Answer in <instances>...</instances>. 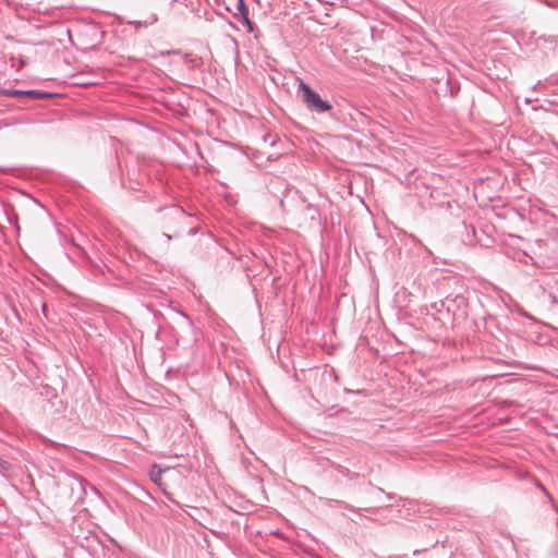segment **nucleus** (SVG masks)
Listing matches in <instances>:
<instances>
[{
  "instance_id": "f257e3e1",
  "label": "nucleus",
  "mask_w": 558,
  "mask_h": 558,
  "mask_svg": "<svg viewBox=\"0 0 558 558\" xmlns=\"http://www.w3.org/2000/svg\"><path fill=\"white\" fill-rule=\"evenodd\" d=\"M299 93L307 108L316 112H325L331 109V106L323 100L307 84L300 82Z\"/></svg>"
},
{
  "instance_id": "f03ea898",
  "label": "nucleus",
  "mask_w": 558,
  "mask_h": 558,
  "mask_svg": "<svg viewBox=\"0 0 558 558\" xmlns=\"http://www.w3.org/2000/svg\"><path fill=\"white\" fill-rule=\"evenodd\" d=\"M161 474L162 470L159 469L157 465H154L149 473L151 481L158 485H160L161 483Z\"/></svg>"
},
{
  "instance_id": "7ed1b4c3",
  "label": "nucleus",
  "mask_w": 558,
  "mask_h": 558,
  "mask_svg": "<svg viewBox=\"0 0 558 558\" xmlns=\"http://www.w3.org/2000/svg\"><path fill=\"white\" fill-rule=\"evenodd\" d=\"M344 508H345V509H348V510H350V511H354V512H357V511H359V509H355L354 507L349 506V505H344Z\"/></svg>"
},
{
  "instance_id": "20e7f679",
  "label": "nucleus",
  "mask_w": 558,
  "mask_h": 558,
  "mask_svg": "<svg viewBox=\"0 0 558 558\" xmlns=\"http://www.w3.org/2000/svg\"><path fill=\"white\" fill-rule=\"evenodd\" d=\"M245 21H246V24H247L250 31H252L253 29L252 23L248 21L247 16H245Z\"/></svg>"
},
{
  "instance_id": "39448f33",
  "label": "nucleus",
  "mask_w": 558,
  "mask_h": 558,
  "mask_svg": "<svg viewBox=\"0 0 558 558\" xmlns=\"http://www.w3.org/2000/svg\"><path fill=\"white\" fill-rule=\"evenodd\" d=\"M173 211L179 214V215H183L184 214L183 210L180 209V208H174Z\"/></svg>"
},
{
  "instance_id": "423d86ee",
  "label": "nucleus",
  "mask_w": 558,
  "mask_h": 558,
  "mask_svg": "<svg viewBox=\"0 0 558 558\" xmlns=\"http://www.w3.org/2000/svg\"><path fill=\"white\" fill-rule=\"evenodd\" d=\"M239 5H240V9H241V10L246 11V10H245V8H244V3H243V1H242V0H240V1H239Z\"/></svg>"
}]
</instances>
